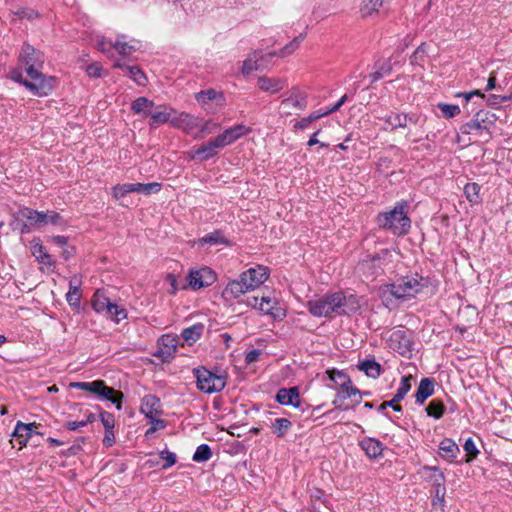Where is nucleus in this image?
Wrapping results in <instances>:
<instances>
[{
	"label": "nucleus",
	"mask_w": 512,
	"mask_h": 512,
	"mask_svg": "<svg viewBox=\"0 0 512 512\" xmlns=\"http://www.w3.org/2000/svg\"><path fill=\"white\" fill-rule=\"evenodd\" d=\"M411 375H406L401 378L400 385L394 395V398L398 400L399 402L404 399V397L407 395V393L411 389Z\"/></svg>",
	"instance_id": "44"
},
{
	"label": "nucleus",
	"mask_w": 512,
	"mask_h": 512,
	"mask_svg": "<svg viewBox=\"0 0 512 512\" xmlns=\"http://www.w3.org/2000/svg\"><path fill=\"white\" fill-rule=\"evenodd\" d=\"M324 116H326V114H324V110L314 111L309 116L304 117L300 121H298L295 127L304 130L310 125L311 122L318 120Z\"/></svg>",
	"instance_id": "48"
},
{
	"label": "nucleus",
	"mask_w": 512,
	"mask_h": 512,
	"mask_svg": "<svg viewBox=\"0 0 512 512\" xmlns=\"http://www.w3.org/2000/svg\"><path fill=\"white\" fill-rule=\"evenodd\" d=\"M175 109L167 105H158L153 107L150 112L149 126L155 128L159 125L170 123L175 114Z\"/></svg>",
	"instance_id": "19"
},
{
	"label": "nucleus",
	"mask_w": 512,
	"mask_h": 512,
	"mask_svg": "<svg viewBox=\"0 0 512 512\" xmlns=\"http://www.w3.org/2000/svg\"><path fill=\"white\" fill-rule=\"evenodd\" d=\"M194 374L197 379L198 389L204 393L220 392L226 385L224 376L214 374L204 367L195 369Z\"/></svg>",
	"instance_id": "7"
},
{
	"label": "nucleus",
	"mask_w": 512,
	"mask_h": 512,
	"mask_svg": "<svg viewBox=\"0 0 512 512\" xmlns=\"http://www.w3.org/2000/svg\"><path fill=\"white\" fill-rule=\"evenodd\" d=\"M123 394L109 387L104 381L98 380V401L109 402L115 405L117 410L121 409Z\"/></svg>",
	"instance_id": "21"
},
{
	"label": "nucleus",
	"mask_w": 512,
	"mask_h": 512,
	"mask_svg": "<svg viewBox=\"0 0 512 512\" xmlns=\"http://www.w3.org/2000/svg\"><path fill=\"white\" fill-rule=\"evenodd\" d=\"M438 107L441 110L443 116L447 119L453 118L460 113V108L458 105L440 103Z\"/></svg>",
	"instance_id": "53"
},
{
	"label": "nucleus",
	"mask_w": 512,
	"mask_h": 512,
	"mask_svg": "<svg viewBox=\"0 0 512 512\" xmlns=\"http://www.w3.org/2000/svg\"><path fill=\"white\" fill-rule=\"evenodd\" d=\"M100 308L105 311L107 318L115 323H119L127 318L126 309L117 303L111 302L109 298L100 295V290L98 289V312Z\"/></svg>",
	"instance_id": "15"
},
{
	"label": "nucleus",
	"mask_w": 512,
	"mask_h": 512,
	"mask_svg": "<svg viewBox=\"0 0 512 512\" xmlns=\"http://www.w3.org/2000/svg\"><path fill=\"white\" fill-rule=\"evenodd\" d=\"M493 126V120L489 119V112L480 110L473 119L461 126L462 134H475L479 137H491L490 128Z\"/></svg>",
	"instance_id": "8"
},
{
	"label": "nucleus",
	"mask_w": 512,
	"mask_h": 512,
	"mask_svg": "<svg viewBox=\"0 0 512 512\" xmlns=\"http://www.w3.org/2000/svg\"><path fill=\"white\" fill-rule=\"evenodd\" d=\"M357 368L364 372L368 377L377 378L381 374V365L375 360H365L359 362Z\"/></svg>",
	"instance_id": "34"
},
{
	"label": "nucleus",
	"mask_w": 512,
	"mask_h": 512,
	"mask_svg": "<svg viewBox=\"0 0 512 512\" xmlns=\"http://www.w3.org/2000/svg\"><path fill=\"white\" fill-rule=\"evenodd\" d=\"M203 330L204 326L202 324H195L185 328L182 331L181 336L188 344L191 345L201 337Z\"/></svg>",
	"instance_id": "38"
},
{
	"label": "nucleus",
	"mask_w": 512,
	"mask_h": 512,
	"mask_svg": "<svg viewBox=\"0 0 512 512\" xmlns=\"http://www.w3.org/2000/svg\"><path fill=\"white\" fill-rule=\"evenodd\" d=\"M409 204L405 200L396 202L393 209L380 212L376 217L379 228L390 231L393 235H405L411 227V220L408 217Z\"/></svg>",
	"instance_id": "4"
},
{
	"label": "nucleus",
	"mask_w": 512,
	"mask_h": 512,
	"mask_svg": "<svg viewBox=\"0 0 512 512\" xmlns=\"http://www.w3.org/2000/svg\"><path fill=\"white\" fill-rule=\"evenodd\" d=\"M131 183L117 184L112 188V195L115 199H120L129 193H132Z\"/></svg>",
	"instance_id": "52"
},
{
	"label": "nucleus",
	"mask_w": 512,
	"mask_h": 512,
	"mask_svg": "<svg viewBox=\"0 0 512 512\" xmlns=\"http://www.w3.org/2000/svg\"><path fill=\"white\" fill-rule=\"evenodd\" d=\"M153 107L154 102L146 97H138L131 104L132 111L142 117L149 116Z\"/></svg>",
	"instance_id": "32"
},
{
	"label": "nucleus",
	"mask_w": 512,
	"mask_h": 512,
	"mask_svg": "<svg viewBox=\"0 0 512 512\" xmlns=\"http://www.w3.org/2000/svg\"><path fill=\"white\" fill-rule=\"evenodd\" d=\"M102 442H103V445L106 447H111L115 443L114 429L105 430V434H104Z\"/></svg>",
	"instance_id": "64"
},
{
	"label": "nucleus",
	"mask_w": 512,
	"mask_h": 512,
	"mask_svg": "<svg viewBox=\"0 0 512 512\" xmlns=\"http://www.w3.org/2000/svg\"><path fill=\"white\" fill-rule=\"evenodd\" d=\"M35 428H37L36 423L25 424L21 421L17 422L12 436L19 442L20 448L26 445L28 440L32 437Z\"/></svg>",
	"instance_id": "25"
},
{
	"label": "nucleus",
	"mask_w": 512,
	"mask_h": 512,
	"mask_svg": "<svg viewBox=\"0 0 512 512\" xmlns=\"http://www.w3.org/2000/svg\"><path fill=\"white\" fill-rule=\"evenodd\" d=\"M435 381L431 378L421 379L415 394V400L418 404H423L426 399L434 394Z\"/></svg>",
	"instance_id": "29"
},
{
	"label": "nucleus",
	"mask_w": 512,
	"mask_h": 512,
	"mask_svg": "<svg viewBox=\"0 0 512 512\" xmlns=\"http://www.w3.org/2000/svg\"><path fill=\"white\" fill-rule=\"evenodd\" d=\"M388 346L402 356H408L412 350V341L404 330L397 329L390 333Z\"/></svg>",
	"instance_id": "12"
},
{
	"label": "nucleus",
	"mask_w": 512,
	"mask_h": 512,
	"mask_svg": "<svg viewBox=\"0 0 512 512\" xmlns=\"http://www.w3.org/2000/svg\"><path fill=\"white\" fill-rule=\"evenodd\" d=\"M199 131L193 134L194 139H202L204 133H213L214 131L220 129V124L215 123L211 120L204 122L203 124L200 122Z\"/></svg>",
	"instance_id": "49"
},
{
	"label": "nucleus",
	"mask_w": 512,
	"mask_h": 512,
	"mask_svg": "<svg viewBox=\"0 0 512 512\" xmlns=\"http://www.w3.org/2000/svg\"><path fill=\"white\" fill-rule=\"evenodd\" d=\"M199 245H225L230 246V241L219 230L206 234L198 240Z\"/></svg>",
	"instance_id": "33"
},
{
	"label": "nucleus",
	"mask_w": 512,
	"mask_h": 512,
	"mask_svg": "<svg viewBox=\"0 0 512 512\" xmlns=\"http://www.w3.org/2000/svg\"><path fill=\"white\" fill-rule=\"evenodd\" d=\"M257 53H254L243 62L242 72L243 74H250L254 70L261 68V64L258 63Z\"/></svg>",
	"instance_id": "50"
},
{
	"label": "nucleus",
	"mask_w": 512,
	"mask_h": 512,
	"mask_svg": "<svg viewBox=\"0 0 512 512\" xmlns=\"http://www.w3.org/2000/svg\"><path fill=\"white\" fill-rule=\"evenodd\" d=\"M166 282L170 285V288L168 290V293L171 295H175L179 289H184L186 286L180 287L178 285L177 278L174 274L169 273L166 276Z\"/></svg>",
	"instance_id": "59"
},
{
	"label": "nucleus",
	"mask_w": 512,
	"mask_h": 512,
	"mask_svg": "<svg viewBox=\"0 0 512 512\" xmlns=\"http://www.w3.org/2000/svg\"><path fill=\"white\" fill-rule=\"evenodd\" d=\"M99 417H100V421H101L102 425L104 426L105 430L114 429L115 417L113 414L106 412V411H101L99 414Z\"/></svg>",
	"instance_id": "56"
},
{
	"label": "nucleus",
	"mask_w": 512,
	"mask_h": 512,
	"mask_svg": "<svg viewBox=\"0 0 512 512\" xmlns=\"http://www.w3.org/2000/svg\"><path fill=\"white\" fill-rule=\"evenodd\" d=\"M459 452L458 445L450 438L443 439L439 444V455L450 462L456 459Z\"/></svg>",
	"instance_id": "31"
},
{
	"label": "nucleus",
	"mask_w": 512,
	"mask_h": 512,
	"mask_svg": "<svg viewBox=\"0 0 512 512\" xmlns=\"http://www.w3.org/2000/svg\"><path fill=\"white\" fill-rule=\"evenodd\" d=\"M43 220L41 219V227L47 224L61 225L63 223L62 217L59 213L54 211L41 212Z\"/></svg>",
	"instance_id": "51"
},
{
	"label": "nucleus",
	"mask_w": 512,
	"mask_h": 512,
	"mask_svg": "<svg viewBox=\"0 0 512 512\" xmlns=\"http://www.w3.org/2000/svg\"><path fill=\"white\" fill-rule=\"evenodd\" d=\"M142 48L143 42L141 40L126 34H118L114 40L104 36L98 37V51L108 57H114L115 54L123 58L131 57L134 53L141 51Z\"/></svg>",
	"instance_id": "5"
},
{
	"label": "nucleus",
	"mask_w": 512,
	"mask_h": 512,
	"mask_svg": "<svg viewBox=\"0 0 512 512\" xmlns=\"http://www.w3.org/2000/svg\"><path fill=\"white\" fill-rule=\"evenodd\" d=\"M303 40V36L299 35L295 37L290 43L285 45L278 53L273 52L270 53L271 56H279V57H286L294 53L300 46V43Z\"/></svg>",
	"instance_id": "43"
},
{
	"label": "nucleus",
	"mask_w": 512,
	"mask_h": 512,
	"mask_svg": "<svg viewBox=\"0 0 512 512\" xmlns=\"http://www.w3.org/2000/svg\"><path fill=\"white\" fill-rule=\"evenodd\" d=\"M387 407H391L394 411L401 412L402 407L399 405V401L396 400V398H392L390 401L383 402L379 407L378 410L380 412H383Z\"/></svg>",
	"instance_id": "60"
},
{
	"label": "nucleus",
	"mask_w": 512,
	"mask_h": 512,
	"mask_svg": "<svg viewBox=\"0 0 512 512\" xmlns=\"http://www.w3.org/2000/svg\"><path fill=\"white\" fill-rule=\"evenodd\" d=\"M32 254L37 258V260L43 264L50 263V255L44 251V247L40 244H36L32 248Z\"/></svg>",
	"instance_id": "55"
},
{
	"label": "nucleus",
	"mask_w": 512,
	"mask_h": 512,
	"mask_svg": "<svg viewBox=\"0 0 512 512\" xmlns=\"http://www.w3.org/2000/svg\"><path fill=\"white\" fill-rule=\"evenodd\" d=\"M427 57V45L422 43L418 46V48L414 51L410 58V62L412 65H418L423 67L425 59Z\"/></svg>",
	"instance_id": "45"
},
{
	"label": "nucleus",
	"mask_w": 512,
	"mask_h": 512,
	"mask_svg": "<svg viewBox=\"0 0 512 512\" xmlns=\"http://www.w3.org/2000/svg\"><path fill=\"white\" fill-rule=\"evenodd\" d=\"M171 126L184 131L186 134L193 135L195 129L200 127V120L198 117L186 112L175 111Z\"/></svg>",
	"instance_id": "17"
},
{
	"label": "nucleus",
	"mask_w": 512,
	"mask_h": 512,
	"mask_svg": "<svg viewBox=\"0 0 512 512\" xmlns=\"http://www.w3.org/2000/svg\"><path fill=\"white\" fill-rule=\"evenodd\" d=\"M446 411L444 403L439 399H433L426 407V413L429 417L440 419Z\"/></svg>",
	"instance_id": "41"
},
{
	"label": "nucleus",
	"mask_w": 512,
	"mask_h": 512,
	"mask_svg": "<svg viewBox=\"0 0 512 512\" xmlns=\"http://www.w3.org/2000/svg\"><path fill=\"white\" fill-rule=\"evenodd\" d=\"M298 387L282 388L276 394V400L281 405H291L298 407L300 405Z\"/></svg>",
	"instance_id": "26"
},
{
	"label": "nucleus",
	"mask_w": 512,
	"mask_h": 512,
	"mask_svg": "<svg viewBox=\"0 0 512 512\" xmlns=\"http://www.w3.org/2000/svg\"><path fill=\"white\" fill-rule=\"evenodd\" d=\"M463 449L466 452L468 459L467 462L471 461L472 459L476 458L479 454V450L477 449L475 442L472 438H468L464 445Z\"/></svg>",
	"instance_id": "54"
},
{
	"label": "nucleus",
	"mask_w": 512,
	"mask_h": 512,
	"mask_svg": "<svg viewBox=\"0 0 512 512\" xmlns=\"http://www.w3.org/2000/svg\"><path fill=\"white\" fill-rule=\"evenodd\" d=\"M384 0H362L360 12L362 17H371L379 13Z\"/></svg>",
	"instance_id": "36"
},
{
	"label": "nucleus",
	"mask_w": 512,
	"mask_h": 512,
	"mask_svg": "<svg viewBox=\"0 0 512 512\" xmlns=\"http://www.w3.org/2000/svg\"><path fill=\"white\" fill-rule=\"evenodd\" d=\"M480 185L473 182V183H467L464 187V194L466 196V199L472 204H478L481 202L480 197Z\"/></svg>",
	"instance_id": "39"
},
{
	"label": "nucleus",
	"mask_w": 512,
	"mask_h": 512,
	"mask_svg": "<svg viewBox=\"0 0 512 512\" xmlns=\"http://www.w3.org/2000/svg\"><path fill=\"white\" fill-rule=\"evenodd\" d=\"M376 70L370 74L371 83H375L392 71V64L389 59L379 61L375 64Z\"/></svg>",
	"instance_id": "35"
},
{
	"label": "nucleus",
	"mask_w": 512,
	"mask_h": 512,
	"mask_svg": "<svg viewBox=\"0 0 512 512\" xmlns=\"http://www.w3.org/2000/svg\"><path fill=\"white\" fill-rule=\"evenodd\" d=\"M307 309L314 317L334 318L341 315H351L360 309V303L355 294L334 292L311 299Z\"/></svg>",
	"instance_id": "1"
},
{
	"label": "nucleus",
	"mask_w": 512,
	"mask_h": 512,
	"mask_svg": "<svg viewBox=\"0 0 512 512\" xmlns=\"http://www.w3.org/2000/svg\"><path fill=\"white\" fill-rule=\"evenodd\" d=\"M269 276L268 268L262 265L249 268L242 272L238 279L230 281L222 291L227 301L239 298L241 295L253 291L261 286Z\"/></svg>",
	"instance_id": "3"
},
{
	"label": "nucleus",
	"mask_w": 512,
	"mask_h": 512,
	"mask_svg": "<svg viewBox=\"0 0 512 512\" xmlns=\"http://www.w3.org/2000/svg\"><path fill=\"white\" fill-rule=\"evenodd\" d=\"M258 86L264 92L275 94L287 86V81L283 78L261 77Z\"/></svg>",
	"instance_id": "27"
},
{
	"label": "nucleus",
	"mask_w": 512,
	"mask_h": 512,
	"mask_svg": "<svg viewBox=\"0 0 512 512\" xmlns=\"http://www.w3.org/2000/svg\"><path fill=\"white\" fill-rule=\"evenodd\" d=\"M251 133V128L244 124H237L225 129L222 133L214 137L221 149L233 144L238 139Z\"/></svg>",
	"instance_id": "13"
},
{
	"label": "nucleus",
	"mask_w": 512,
	"mask_h": 512,
	"mask_svg": "<svg viewBox=\"0 0 512 512\" xmlns=\"http://www.w3.org/2000/svg\"><path fill=\"white\" fill-rule=\"evenodd\" d=\"M71 388L81 389L87 392L96 393V381L92 382H72L70 383Z\"/></svg>",
	"instance_id": "58"
},
{
	"label": "nucleus",
	"mask_w": 512,
	"mask_h": 512,
	"mask_svg": "<svg viewBox=\"0 0 512 512\" xmlns=\"http://www.w3.org/2000/svg\"><path fill=\"white\" fill-rule=\"evenodd\" d=\"M307 107V95L299 88H292L281 102L283 113L290 115L296 111H302Z\"/></svg>",
	"instance_id": "11"
},
{
	"label": "nucleus",
	"mask_w": 512,
	"mask_h": 512,
	"mask_svg": "<svg viewBox=\"0 0 512 512\" xmlns=\"http://www.w3.org/2000/svg\"><path fill=\"white\" fill-rule=\"evenodd\" d=\"M361 449L369 458H378L382 456L383 444L375 438H365L359 443Z\"/></svg>",
	"instance_id": "30"
},
{
	"label": "nucleus",
	"mask_w": 512,
	"mask_h": 512,
	"mask_svg": "<svg viewBox=\"0 0 512 512\" xmlns=\"http://www.w3.org/2000/svg\"><path fill=\"white\" fill-rule=\"evenodd\" d=\"M247 303L249 306L257 308L263 314L271 316L274 320H282L286 316L285 309L280 306L275 298L263 296L259 300L258 297H252Z\"/></svg>",
	"instance_id": "10"
},
{
	"label": "nucleus",
	"mask_w": 512,
	"mask_h": 512,
	"mask_svg": "<svg viewBox=\"0 0 512 512\" xmlns=\"http://www.w3.org/2000/svg\"><path fill=\"white\" fill-rule=\"evenodd\" d=\"M291 426H292V423L287 418H277L271 424L273 433L277 437H280V438L284 437L287 434V432L290 430Z\"/></svg>",
	"instance_id": "40"
},
{
	"label": "nucleus",
	"mask_w": 512,
	"mask_h": 512,
	"mask_svg": "<svg viewBox=\"0 0 512 512\" xmlns=\"http://www.w3.org/2000/svg\"><path fill=\"white\" fill-rule=\"evenodd\" d=\"M19 60L25 67L27 76L32 79L31 83H25V87L33 95H48L52 91L55 79L54 77H46L40 71L44 63V56L42 52L26 43L21 49Z\"/></svg>",
	"instance_id": "2"
},
{
	"label": "nucleus",
	"mask_w": 512,
	"mask_h": 512,
	"mask_svg": "<svg viewBox=\"0 0 512 512\" xmlns=\"http://www.w3.org/2000/svg\"><path fill=\"white\" fill-rule=\"evenodd\" d=\"M161 458L165 461L163 468H169L176 463V455L170 451H162Z\"/></svg>",
	"instance_id": "61"
},
{
	"label": "nucleus",
	"mask_w": 512,
	"mask_h": 512,
	"mask_svg": "<svg viewBox=\"0 0 512 512\" xmlns=\"http://www.w3.org/2000/svg\"><path fill=\"white\" fill-rule=\"evenodd\" d=\"M215 279V273L208 267L191 270L187 277L189 286L194 290L212 285Z\"/></svg>",
	"instance_id": "16"
},
{
	"label": "nucleus",
	"mask_w": 512,
	"mask_h": 512,
	"mask_svg": "<svg viewBox=\"0 0 512 512\" xmlns=\"http://www.w3.org/2000/svg\"><path fill=\"white\" fill-rule=\"evenodd\" d=\"M341 392L344 393L346 399L353 397L355 395H362L360 390L357 387L351 385V383L347 384L344 388H342Z\"/></svg>",
	"instance_id": "63"
},
{
	"label": "nucleus",
	"mask_w": 512,
	"mask_h": 512,
	"mask_svg": "<svg viewBox=\"0 0 512 512\" xmlns=\"http://www.w3.org/2000/svg\"><path fill=\"white\" fill-rule=\"evenodd\" d=\"M140 410L148 419L156 418L161 414L160 400L154 395H145L142 398Z\"/></svg>",
	"instance_id": "23"
},
{
	"label": "nucleus",
	"mask_w": 512,
	"mask_h": 512,
	"mask_svg": "<svg viewBox=\"0 0 512 512\" xmlns=\"http://www.w3.org/2000/svg\"><path fill=\"white\" fill-rule=\"evenodd\" d=\"M161 184L158 182L145 183L142 194L150 195L152 193H157L161 190Z\"/></svg>",
	"instance_id": "62"
},
{
	"label": "nucleus",
	"mask_w": 512,
	"mask_h": 512,
	"mask_svg": "<svg viewBox=\"0 0 512 512\" xmlns=\"http://www.w3.org/2000/svg\"><path fill=\"white\" fill-rule=\"evenodd\" d=\"M66 300L71 306H78L80 303L79 281L74 278L70 281L69 291Z\"/></svg>",
	"instance_id": "42"
},
{
	"label": "nucleus",
	"mask_w": 512,
	"mask_h": 512,
	"mask_svg": "<svg viewBox=\"0 0 512 512\" xmlns=\"http://www.w3.org/2000/svg\"><path fill=\"white\" fill-rule=\"evenodd\" d=\"M419 474L421 477L430 482L434 489H436V495L441 498L444 494H446L445 488V476L443 472L438 467L424 466Z\"/></svg>",
	"instance_id": "14"
},
{
	"label": "nucleus",
	"mask_w": 512,
	"mask_h": 512,
	"mask_svg": "<svg viewBox=\"0 0 512 512\" xmlns=\"http://www.w3.org/2000/svg\"><path fill=\"white\" fill-rule=\"evenodd\" d=\"M329 379L333 381L336 385L344 388L347 384L351 383L350 378L343 372L337 370L327 371Z\"/></svg>",
	"instance_id": "47"
},
{
	"label": "nucleus",
	"mask_w": 512,
	"mask_h": 512,
	"mask_svg": "<svg viewBox=\"0 0 512 512\" xmlns=\"http://www.w3.org/2000/svg\"><path fill=\"white\" fill-rule=\"evenodd\" d=\"M43 217L42 213L30 208L20 209L17 214V219L23 222V232H29L41 227V219L43 220Z\"/></svg>",
	"instance_id": "20"
},
{
	"label": "nucleus",
	"mask_w": 512,
	"mask_h": 512,
	"mask_svg": "<svg viewBox=\"0 0 512 512\" xmlns=\"http://www.w3.org/2000/svg\"><path fill=\"white\" fill-rule=\"evenodd\" d=\"M426 285L427 281L415 274L401 277L395 282L386 285L384 292L390 293L396 299L407 300L415 297Z\"/></svg>",
	"instance_id": "6"
},
{
	"label": "nucleus",
	"mask_w": 512,
	"mask_h": 512,
	"mask_svg": "<svg viewBox=\"0 0 512 512\" xmlns=\"http://www.w3.org/2000/svg\"><path fill=\"white\" fill-rule=\"evenodd\" d=\"M114 68L121 69L126 76L132 79L137 85L145 86L147 77L145 73L137 65H128L121 59H115L113 63Z\"/></svg>",
	"instance_id": "22"
},
{
	"label": "nucleus",
	"mask_w": 512,
	"mask_h": 512,
	"mask_svg": "<svg viewBox=\"0 0 512 512\" xmlns=\"http://www.w3.org/2000/svg\"><path fill=\"white\" fill-rule=\"evenodd\" d=\"M212 456L210 447L207 444H201L197 447L192 459L195 462L201 463L208 461Z\"/></svg>",
	"instance_id": "46"
},
{
	"label": "nucleus",
	"mask_w": 512,
	"mask_h": 512,
	"mask_svg": "<svg viewBox=\"0 0 512 512\" xmlns=\"http://www.w3.org/2000/svg\"><path fill=\"white\" fill-rule=\"evenodd\" d=\"M152 426L146 431L145 436L149 437L154 434L159 429H164L166 427V422L159 418H151L150 419Z\"/></svg>",
	"instance_id": "57"
},
{
	"label": "nucleus",
	"mask_w": 512,
	"mask_h": 512,
	"mask_svg": "<svg viewBox=\"0 0 512 512\" xmlns=\"http://www.w3.org/2000/svg\"><path fill=\"white\" fill-rule=\"evenodd\" d=\"M391 256L388 250H383L372 257L364 259L360 263L359 269L367 278H376L384 273L386 266L391 262Z\"/></svg>",
	"instance_id": "9"
},
{
	"label": "nucleus",
	"mask_w": 512,
	"mask_h": 512,
	"mask_svg": "<svg viewBox=\"0 0 512 512\" xmlns=\"http://www.w3.org/2000/svg\"><path fill=\"white\" fill-rule=\"evenodd\" d=\"M412 115L405 113H391L385 118V123L391 130L405 128L409 123H415Z\"/></svg>",
	"instance_id": "28"
},
{
	"label": "nucleus",
	"mask_w": 512,
	"mask_h": 512,
	"mask_svg": "<svg viewBox=\"0 0 512 512\" xmlns=\"http://www.w3.org/2000/svg\"><path fill=\"white\" fill-rule=\"evenodd\" d=\"M159 343L160 347L156 356L161 357L164 361L172 358L177 349V338L172 335H163L160 338Z\"/></svg>",
	"instance_id": "24"
},
{
	"label": "nucleus",
	"mask_w": 512,
	"mask_h": 512,
	"mask_svg": "<svg viewBox=\"0 0 512 512\" xmlns=\"http://www.w3.org/2000/svg\"><path fill=\"white\" fill-rule=\"evenodd\" d=\"M220 150V146L216 142V140L213 138L209 140L207 143L197 147L193 148L189 151V157L192 160H199V161H207L214 156H216Z\"/></svg>",
	"instance_id": "18"
},
{
	"label": "nucleus",
	"mask_w": 512,
	"mask_h": 512,
	"mask_svg": "<svg viewBox=\"0 0 512 512\" xmlns=\"http://www.w3.org/2000/svg\"><path fill=\"white\" fill-rule=\"evenodd\" d=\"M197 102L204 106L207 102L215 100L217 103L221 104L224 100V97L221 93L216 92L214 89H207L200 91L195 96Z\"/></svg>",
	"instance_id": "37"
}]
</instances>
